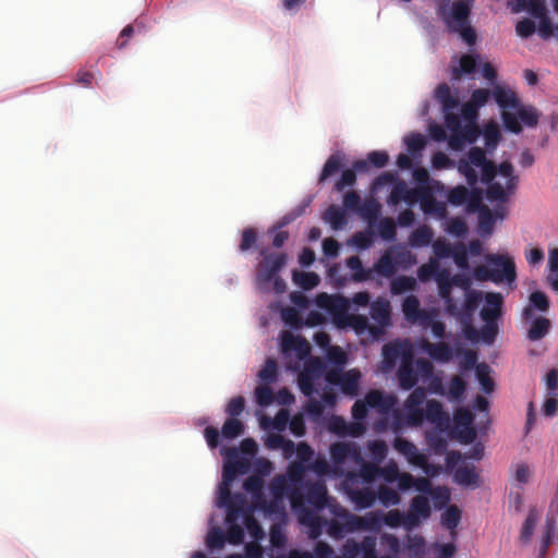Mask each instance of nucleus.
I'll list each match as a JSON object with an SVG mask.
<instances>
[{"label": "nucleus", "mask_w": 558, "mask_h": 558, "mask_svg": "<svg viewBox=\"0 0 558 558\" xmlns=\"http://www.w3.org/2000/svg\"><path fill=\"white\" fill-rule=\"evenodd\" d=\"M434 233L428 228L414 230L409 236V244L413 248L428 247L433 244Z\"/></svg>", "instance_id": "obj_59"}, {"label": "nucleus", "mask_w": 558, "mask_h": 558, "mask_svg": "<svg viewBox=\"0 0 558 558\" xmlns=\"http://www.w3.org/2000/svg\"><path fill=\"white\" fill-rule=\"evenodd\" d=\"M399 177L396 172H387L384 171L379 175H377L371 183L369 192L371 194H377L385 187L389 190V192L392 190V184L395 185L396 180H398Z\"/></svg>", "instance_id": "obj_62"}, {"label": "nucleus", "mask_w": 558, "mask_h": 558, "mask_svg": "<svg viewBox=\"0 0 558 558\" xmlns=\"http://www.w3.org/2000/svg\"><path fill=\"white\" fill-rule=\"evenodd\" d=\"M403 144L405 151L414 161V165H418L423 157V151L427 146V137L416 131L409 132L403 136Z\"/></svg>", "instance_id": "obj_39"}, {"label": "nucleus", "mask_w": 558, "mask_h": 558, "mask_svg": "<svg viewBox=\"0 0 558 558\" xmlns=\"http://www.w3.org/2000/svg\"><path fill=\"white\" fill-rule=\"evenodd\" d=\"M354 332L359 336L367 335L369 337V332H373V324L369 319V316L356 313L351 314L348 323Z\"/></svg>", "instance_id": "obj_61"}, {"label": "nucleus", "mask_w": 558, "mask_h": 558, "mask_svg": "<svg viewBox=\"0 0 558 558\" xmlns=\"http://www.w3.org/2000/svg\"><path fill=\"white\" fill-rule=\"evenodd\" d=\"M352 423L336 416L335 432L340 436H357L368 427L378 435H401L405 428V416L401 413L398 396L383 388L368 389L351 408Z\"/></svg>", "instance_id": "obj_2"}, {"label": "nucleus", "mask_w": 558, "mask_h": 558, "mask_svg": "<svg viewBox=\"0 0 558 558\" xmlns=\"http://www.w3.org/2000/svg\"><path fill=\"white\" fill-rule=\"evenodd\" d=\"M246 494L251 504L247 502L246 496L239 492L231 496L216 495L215 498V506L223 510V524L227 527L232 526L230 530L231 545L259 544L263 541L265 531L258 520L254 518L255 512L262 513L265 519L277 523H284L288 518L287 504H283V515L275 518L267 512V507L271 506L268 493L259 494L260 499L259 496L253 497V490Z\"/></svg>", "instance_id": "obj_4"}, {"label": "nucleus", "mask_w": 558, "mask_h": 558, "mask_svg": "<svg viewBox=\"0 0 558 558\" xmlns=\"http://www.w3.org/2000/svg\"><path fill=\"white\" fill-rule=\"evenodd\" d=\"M350 304L348 298L328 293L317 294L312 302L313 310L335 325L349 323L352 314Z\"/></svg>", "instance_id": "obj_18"}, {"label": "nucleus", "mask_w": 558, "mask_h": 558, "mask_svg": "<svg viewBox=\"0 0 558 558\" xmlns=\"http://www.w3.org/2000/svg\"><path fill=\"white\" fill-rule=\"evenodd\" d=\"M310 305L307 302L300 301V304L295 306V308L286 307L281 311V320L283 325L293 331H299L303 327L316 326L317 323L314 320L306 322L302 318V314L304 311L308 310Z\"/></svg>", "instance_id": "obj_35"}, {"label": "nucleus", "mask_w": 558, "mask_h": 558, "mask_svg": "<svg viewBox=\"0 0 558 558\" xmlns=\"http://www.w3.org/2000/svg\"><path fill=\"white\" fill-rule=\"evenodd\" d=\"M444 414L441 404L435 399H428L417 415V425L423 422L437 423Z\"/></svg>", "instance_id": "obj_54"}, {"label": "nucleus", "mask_w": 558, "mask_h": 558, "mask_svg": "<svg viewBox=\"0 0 558 558\" xmlns=\"http://www.w3.org/2000/svg\"><path fill=\"white\" fill-rule=\"evenodd\" d=\"M550 307L549 298L542 290L535 289L529 295L527 304L522 311L523 317H532L535 312L546 313Z\"/></svg>", "instance_id": "obj_43"}, {"label": "nucleus", "mask_w": 558, "mask_h": 558, "mask_svg": "<svg viewBox=\"0 0 558 558\" xmlns=\"http://www.w3.org/2000/svg\"><path fill=\"white\" fill-rule=\"evenodd\" d=\"M486 430L487 427L485 425L475 426L473 416L466 414L462 421V425L456 428L457 439L463 445L473 444L477 439V433L485 434Z\"/></svg>", "instance_id": "obj_40"}, {"label": "nucleus", "mask_w": 558, "mask_h": 558, "mask_svg": "<svg viewBox=\"0 0 558 558\" xmlns=\"http://www.w3.org/2000/svg\"><path fill=\"white\" fill-rule=\"evenodd\" d=\"M343 165L344 162L342 160L340 153L330 155L320 170V173L318 175V183L323 184L329 181L332 177L339 173L340 170H342Z\"/></svg>", "instance_id": "obj_50"}, {"label": "nucleus", "mask_w": 558, "mask_h": 558, "mask_svg": "<svg viewBox=\"0 0 558 558\" xmlns=\"http://www.w3.org/2000/svg\"><path fill=\"white\" fill-rule=\"evenodd\" d=\"M437 450L445 452V463L452 474V481L468 489H476L481 486L480 474L475 471L472 461H469L468 453L457 450H447L446 440L438 437L435 442Z\"/></svg>", "instance_id": "obj_15"}, {"label": "nucleus", "mask_w": 558, "mask_h": 558, "mask_svg": "<svg viewBox=\"0 0 558 558\" xmlns=\"http://www.w3.org/2000/svg\"><path fill=\"white\" fill-rule=\"evenodd\" d=\"M281 368L275 359L268 357L265 361L264 367L258 372V384L271 385L279 380Z\"/></svg>", "instance_id": "obj_52"}, {"label": "nucleus", "mask_w": 558, "mask_h": 558, "mask_svg": "<svg viewBox=\"0 0 558 558\" xmlns=\"http://www.w3.org/2000/svg\"><path fill=\"white\" fill-rule=\"evenodd\" d=\"M462 132L464 134L461 135V133H459V141H453V145L459 146L458 149H463V151L469 146L473 147L472 145L482 137L485 145L484 153L492 155L497 149L502 138L501 131L494 121L485 122L481 126H478V122L471 124L464 123V125H462Z\"/></svg>", "instance_id": "obj_16"}, {"label": "nucleus", "mask_w": 558, "mask_h": 558, "mask_svg": "<svg viewBox=\"0 0 558 558\" xmlns=\"http://www.w3.org/2000/svg\"><path fill=\"white\" fill-rule=\"evenodd\" d=\"M404 550L409 558H424L427 554V543L423 536L413 535L404 544Z\"/></svg>", "instance_id": "obj_58"}, {"label": "nucleus", "mask_w": 558, "mask_h": 558, "mask_svg": "<svg viewBox=\"0 0 558 558\" xmlns=\"http://www.w3.org/2000/svg\"><path fill=\"white\" fill-rule=\"evenodd\" d=\"M508 8L514 14L525 12L536 23L549 15L546 0H508Z\"/></svg>", "instance_id": "obj_32"}, {"label": "nucleus", "mask_w": 558, "mask_h": 558, "mask_svg": "<svg viewBox=\"0 0 558 558\" xmlns=\"http://www.w3.org/2000/svg\"><path fill=\"white\" fill-rule=\"evenodd\" d=\"M418 194V183L412 187L399 178L395 185L392 184V190L387 196V205L393 210H397L402 204L407 207H415L420 202Z\"/></svg>", "instance_id": "obj_27"}, {"label": "nucleus", "mask_w": 558, "mask_h": 558, "mask_svg": "<svg viewBox=\"0 0 558 558\" xmlns=\"http://www.w3.org/2000/svg\"><path fill=\"white\" fill-rule=\"evenodd\" d=\"M437 220L441 221L444 231L453 238L460 239L468 234V227L461 217L450 216L449 213Z\"/></svg>", "instance_id": "obj_45"}, {"label": "nucleus", "mask_w": 558, "mask_h": 558, "mask_svg": "<svg viewBox=\"0 0 558 558\" xmlns=\"http://www.w3.org/2000/svg\"><path fill=\"white\" fill-rule=\"evenodd\" d=\"M440 396H445L451 403H461L466 397V385L460 378H452L444 386Z\"/></svg>", "instance_id": "obj_49"}, {"label": "nucleus", "mask_w": 558, "mask_h": 558, "mask_svg": "<svg viewBox=\"0 0 558 558\" xmlns=\"http://www.w3.org/2000/svg\"><path fill=\"white\" fill-rule=\"evenodd\" d=\"M313 201V196H306L304 197L299 205L291 209L290 211L286 213L271 228L270 231H277L280 229H283L284 227L292 223L294 220H296L299 217L303 216L305 214L306 208L311 205Z\"/></svg>", "instance_id": "obj_48"}, {"label": "nucleus", "mask_w": 558, "mask_h": 558, "mask_svg": "<svg viewBox=\"0 0 558 558\" xmlns=\"http://www.w3.org/2000/svg\"><path fill=\"white\" fill-rule=\"evenodd\" d=\"M410 391V395L401 407V413L405 416L407 427L417 425V415L422 412L428 400V392L425 388L418 387Z\"/></svg>", "instance_id": "obj_28"}, {"label": "nucleus", "mask_w": 558, "mask_h": 558, "mask_svg": "<svg viewBox=\"0 0 558 558\" xmlns=\"http://www.w3.org/2000/svg\"><path fill=\"white\" fill-rule=\"evenodd\" d=\"M376 219L374 221V230L376 232V239L379 238L386 243H393L397 240L396 226L391 221L381 218L380 213L373 214Z\"/></svg>", "instance_id": "obj_47"}, {"label": "nucleus", "mask_w": 558, "mask_h": 558, "mask_svg": "<svg viewBox=\"0 0 558 558\" xmlns=\"http://www.w3.org/2000/svg\"><path fill=\"white\" fill-rule=\"evenodd\" d=\"M340 175L338 180L335 183V189L338 192H343L345 189H351L356 182V174L357 173H364L363 171H356L354 161L352 162L351 167H348L345 163L342 167V170H340Z\"/></svg>", "instance_id": "obj_57"}, {"label": "nucleus", "mask_w": 558, "mask_h": 558, "mask_svg": "<svg viewBox=\"0 0 558 558\" xmlns=\"http://www.w3.org/2000/svg\"><path fill=\"white\" fill-rule=\"evenodd\" d=\"M458 171L464 177L471 197L474 194H483L478 185L484 184V195L489 203L507 202L509 193L517 187L512 163L505 160L496 166L481 147H470L461 156Z\"/></svg>", "instance_id": "obj_5"}, {"label": "nucleus", "mask_w": 558, "mask_h": 558, "mask_svg": "<svg viewBox=\"0 0 558 558\" xmlns=\"http://www.w3.org/2000/svg\"><path fill=\"white\" fill-rule=\"evenodd\" d=\"M434 254L439 260H451L461 274L468 271L471 260L475 263L483 254V247L480 242L441 244L436 245Z\"/></svg>", "instance_id": "obj_17"}, {"label": "nucleus", "mask_w": 558, "mask_h": 558, "mask_svg": "<svg viewBox=\"0 0 558 558\" xmlns=\"http://www.w3.org/2000/svg\"><path fill=\"white\" fill-rule=\"evenodd\" d=\"M245 432L244 423L234 417H228L220 430L213 426H207L204 428V438L206 440L207 446L213 450L217 448H221V446H227L222 444V441H232L239 437H241Z\"/></svg>", "instance_id": "obj_23"}, {"label": "nucleus", "mask_w": 558, "mask_h": 558, "mask_svg": "<svg viewBox=\"0 0 558 558\" xmlns=\"http://www.w3.org/2000/svg\"><path fill=\"white\" fill-rule=\"evenodd\" d=\"M292 281L303 291L315 289L320 283V277L314 271H292Z\"/></svg>", "instance_id": "obj_55"}, {"label": "nucleus", "mask_w": 558, "mask_h": 558, "mask_svg": "<svg viewBox=\"0 0 558 558\" xmlns=\"http://www.w3.org/2000/svg\"><path fill=\"white\" fill-rule=\"evenodd\" d=\"M362 391V373L359 368H350L338 375L337 379H332L330 389L318 391L313 398H307L308 402L304 405V415L313 421H317L322 416V409L331 407L336 398L332 395L338 392L340 396L349 399H359Z\"/></svg>", "instance_id": "obj_10"}, {"label": "nucleus", "mask_w": 558, "mask_h": 558, "mask_svg": "<svg viewBox=\"0 0 558 558\" xmlns=\"http://www.w3.org/2000/svg\"><path fill=\"white\" fill-rule=\"evenodd\" d=\"M444 192H441V196L444 197L445 207L447 205H453L456 207L468 205V210L471 213L478 211L480 209V198L483 194H474L471 197L470 189L468 187V193L465 190H460L458 187H447L444 184Z\"/></svg>", "instance_id": "obj_29"}, {"label": "nucleus", "mask_w": 558, "mask_h": 558, "mask_svg": "<svg viewBox=\"0 0 558 558\" xmlns=\"http://www.w3.org/2000/svg\"><path fill=\"white\" fill-rule=\"evenodd\" d=\"M420 494L411 499L408 512L403 517L402 525L409 531L418 527L433 512V507L429 502V487L424 485L423 493Z\"/></svg>", "instance_id": "obj_24"}, {"label": "nucleus", "mask_w": 558, "mask_h": 558, "mask_svg": "<svg viewBox=\"0 0 558 558\" xmlns=\"http://www.w3.org/2000/svg\"><path fill=\"white\" fill-rule=\"evenodd\" d=\"M529 324L526 329V338L531 342H536L543 339L550 329V320L544 316L533 315L532 317H523Z\"/></svg>", "instance_id": "obj_44"}, {"label": "nucleus", "mask_w": 558, "mask_h": 558, "mask_svg": "<svg viewBox=\"0 0 558 558\" xmlns=\"http://www.w3.org/2000/svg\"><path fill=\"white\" fill-rule=\"evenodd\" d=\"M485 266L469 265L470 277L463 278L470 283V279L477 281H489L494 284L506 283L510 289L517 288V267L512 257L487 253L483 255Z\"/></svg>", "instance_id": "obj_12"}, {"label": "nucleus", "mask_w": 558, "mask_h": 558, "mask_svg": "<svg viewBox=\"0 0 558 558\" xmlns=\"http://www.w3.org/2000/svg\"><path fill=\"white\" fill-rule=\"evenodd\" d=\"M369 319L374 326L373 332H369L371 340H379L386 329L392 325L391 305L385 298H376L373 300L369 311Z\"/></svg>", "instance_id": "obj_25"}, {"label": "nucleus", "mask_w": 558, "mask_h": 558, "mask_svg": "<svg viewBox=\"0 0 558 558\" xmlns=\"http://www.w3.org/2000/svg\"><path fill=\"white\" fill-rule=\"evenodd\" d=\"M220 454L223 465L221 482L217 485L216 490V495L219 496H231L233 493L230 492V487L236 480L246 475L242 484V494L247 497L245 484L251 478H259L268 483L265 477H268L275 470L270 460L257 456V445L251 438H244L236 447L221 446Z\"/></svg>", "instance_id": "obj_6"}, {"label": "nucleus", "mask_w": 558, "mask_h": 558, "mask_svg": "<svg viewBox=\"0 0 558 558\" xmlns=\"http://www.w3.org/2000/svg\"><path fill=\"white\" fill-rule=\"evenodd\" d=\"M464 276L470 277V274L451 275L448 270L439 269L438 278H444L445 282L438 294L444 303L445 314L456 318L462 328H469L475 311L484 301V294L472 288L476 279H470L469 283L463 280Z\"/></svg>", "instance_id": "obj_7"}, {"label": "nucleus", "mask_w": 558, "mask_h": 558, "mask_svg": "<svg viewBox=\"0 0 558 558\" xmlns=\"http://www.w3.org/2000/svg\"><path fill=\"white\" fill-rule=\"evenodd\" d=\"M539 112L533 106L523 105L521 101L513 111L501 113V126L506 133L519 135L523 126L533 129L538 124Z\"/></svg>", "instance_id": "obj_21"}, {"label": "nucleus", "mask_w": 558, "mask_h": 558, "mask_svg": "<svg viewBox=\"0 0 558 558\" xmlns=\"http://www.w3.org/2000/svg\"><path fill=\"white\" fill-rule=\"evenodd\" d=\"M347 354L339 345L329 347L323 359L307 357L298 375V387L306 398H313L318 391L330 389L332 379L344 372Z\"/></svg>", "instance_id": "obj_8"}, {"label": "nucleus", "mask_w": 558, "mask_h": 558, "mask_svg": "<svg viewBox=\"0 0 558 558\" xmlns=\"http://www.w3.org/2000/svg\"><path fill=\"white\" fill-rule=\"evenodd\" d=\"M490 100H493L492 89L476 88L471 93L468 104L461 102L457 98V105L453 106V113L458 116L462 123H477L480 109L485 107Z\"/></svg>", "instance_id": "obj_22"}, {"label": "nucleus", "mask_w": 558, "mask_h": 558, "mask_svg": "<svg viewBox=\"0 0 558 558\" xmlns=\"http://www.w3.org/2000/svg\"><path fill=\"white\" fill-rule=\"evenodd\" d=\"M259 255L263 257L257 267L254 278L255 288L260 293L282 294L287 289L286 281L280 274L286 267L288 255L286 253L269 252L262 248Z\"/></svg>", "instance_id": "obj_13"}, {"label": "nucleus", "mask_w": 558, "mask_h": 558, "mask_svg": "<svg viewBox=\"0 0 558 558\" xmlns=\"http://www.w3.org/2000/svg\"><path fill=\"white\" fill-rule=\"evenodd\" d=\"M365 461L361 449L351 441L332 444L329 461L324 459L326 480L350 477L359 472Z\"/></svg>", "instance_id": "obj_14"}, {"label": "nucleus", "mask_w": 558, "mask_h": 558, "mask_svg": "<svg viewBox=\"0 0 558 558\" xmlns=\"http://www.w3.org/2000/svg\"><path fill=\"white\" fill-rule=\"evenodd\" d=\"M422 311L421 302L415 294H407L402 298L401 312L403 314V318L410 325H413V322H415V318H417Z\"/></svg>", "instance_id": "obj_53"}, {"label": "nucleus", "mask_w": 558, "mask_h": 558, "mask_svg": "<svg viewBox=\"0 0 558 558\" xmlns=\"http://www.w3.org/2000/svg\"><path fill=\"white\" fill-rule=\"evenodd\" d=\"M381 361H380V371L383 374L388 375L392 373L393 371H397L401 362H404L403 360V351L401 345L393 344L389 342L388 344H385L383 347V353H381Z\"/></svg>", "instance_id": "obj_36"}, {"label": "nucleus", "mask_w": 558, "mask_h": 558, "mask_svg": "<svg viewBox=\"0 0 558 558\" xmlns=\"http://www.w3.org/2000/svg\"><path fill=\"white\" fill-rule=\"evenodd\" d=\"M440 525L448 531H454L461 523L462 511L458 507H448L441 510Z\"/></svg>", "instance_id": "obj_60"}, {"label": "nucleus", "mask_w": 558, "mask_h": 558, "mask_svg": "<svg viewBox=\"0 0 558 558\" xmlns=\"http://www.w3.org/2000/svg\"><path fill=\"white\" fill-rule=\"evenodd\" d=\"M473 7L474 0H442L436 10L448 32L457 34L466 46H475L477 39L472 26Z\"/></svg>", "instance_id": "obj_11"}, {"label": "nucleus", "mask_w": 558, "mask_h": 558, "mask_svg": "<svg viewBox=\"0 0 558 558\" xmlns=\"http://www.w3.org/2000/svg\"><path fill=\"white\" fill-rule=\"evenodd\" d=\"M376 241V232H372V230H366L364 232L355 233L350 240L351 245L357 251H366L371 248Z\"/></svg>", "instance_id": "obj_64"}, {"label": "nucleus", "mask_w": 558, "mask_h": 558, "mask_svg": "<svg viewBox=\"0 0 558 558\" xmlns=\"http://www.w3.org/2000/svg\"><path fill=\"white\" fill-rule=\"evenodd\" d=\"M291 511L314 541L323 534L341 541L349 534L374 529L369 519L364 521L359 515L351 513L329 495L328 489L319 495H314L312 499H306Z\"/></svg>", "instance_id": "obj_3"}, {"label": "nucleus", "mask_w": 558, "mask_h": 558, "mask_svg": "<svg viewBox=\"0 0 558 558\" xmlns=\"http://www.w3.org/2000/svg\"><path fill=\"white\" fill-rule=\"evenodd\" d=\"M343 209L366 219L371 214H377V207L373 203L364 202L357 193L350 192L342 201Z\"/></svg>", "instance_id": "obj_38"}, {"label": "nucleus", "mask_w": 558, "mask_h": 558, "mask_svg": "<svg viewBox=\"0 0 558 558\" xmlns=\"http://www.w3.org/2000/svg\"><path fill=\"white\" fill-rule=\"evenodd\" d=\"M464 361L469 368L474 369V377L480 385V389L485 395L493 393L496 385L494 379L489 377V373L492 372L490 366L484 362L477 363L476 357L472 354L469 356L465 355Z\"/></svg>", "instance_id": "obj_34"}, {"label": "nucleus", "mask_w": 558, "mask_h": 558, "mask_svg": "<svg viewBox=\"0 0 558 558\" xmlns=\"http://www.w3.org/2000/svg\"><path fill=\"white\" fill-rule=\"evenodd\" d=\"M492 95L493 100L502 110V112L513 111L520 104V99L515 94L505 85L494 86Z\"/></svg>", "instance_id": "obj_41"}, {"label": "nucleus", "mask_w": 558, "mask_h": 558, "mask_svg": "<svg viewBox=\"0 0 558 558\" xmlns=\"http://www.w3.org/2000/svg\"><path fill=\"white\" fill-rule=\"evenodd\" d=\"M375 493L378 502L386 508L397 506L401 501V496L393 486L376 485Z\"/></svg>", "instance_id": "obj_56"}, {"label": "nucleus", "mask_w": 558, "mask_h": 558, "mask_svg": "<svg viewBox=\"0 0 558 558\" xmlns=\"http://www.w3.org/2000/svg\"><path fill=\"white\" fill-rule=\"evenodd\" d=\"M442 187L444 183L434 179L418 182L420 202L417 205L425 216L438 219L447 214V207H445L441 196Z\"/></svg>", "instance_id": "obj_20"}, {"label": "nucleus", "mask_w": 558, "mask_h": 558, "mask_svg": "<svg viewBox=\"0 0 558 558\" xmlns=\"http://www.w3.org/2000/svg\"><path fill=\"white\" fill-rule=\"evenodd\" d=\"M325 466L324 458L316 456L311 446L301 445L300 452L288 463L284 474L272 478L270 483L251 478L245 484V492L253 490L254 498L265 492L268 493L271 506L267 507V512L275 518L280 517L283 515V504H289L291 510H295L306 499L326 492Z\"/></svg>", "instance_id": "obj_1"}, {"label": "nucleus", "mask_w": 558, "mask_h": 558, "mask_svg": "<svg viewBox=\"0 0 558 558\" xmlns=\"http://www.w3.org/2000/svg\"><path fill=\"white\" fill-rule=\"evenodd\" d=\"M324 220L332 230L340 231L348 223V214L343 207L331 205L326 210Z\"/></svg>", "instance_id": "obj_51"}, {"label": "nucleus", "mask_w": 558, "mask_h": 558, "mask_svg": "<svg viewBox=\"0 0 558 558\" xmlns=\"http://www.w3.org/2000/svg\"><path fill=\"white\" fill-rule=\"evenodd\" d=\"M416 264L415 256L401 244L389 246L375 262V269H379L381 278H390L398 270H407Z\"/></svg>", "instance_id": "obj_19"}, {"label": "nucleus", "mask_w": 558, "mask_h": 558, "mask_svg": "<svg viewBox=\"0 0 558 558\" xmlns=\"http://www.w3.org/2000/svg\"><path fill=\"white\" fill-rule=\"evenodd\" d=\"M288 551L283 539L278 545L271 544L263 550L253 551L251 558H288Z\"/></svg>", "instance_id": "obj_63"}, {"label": "nucleus", "mask_w": 558, "mask_h": 558, "mask_svg": "<svg viewBox=\"0 0 558 558\" xmlns=\"http://www.w3.org/2000/svg\"><path fill=\"white\" fill-rule=\"evenodd\" d=\"M231 525L230 527L225 525V529L219 526L214 513L208 517V531L205 537V546L208 553L219 551L227 543L231 545Z\"/></svg>", "instance_id": "obj_31"}, {"label": "nucleus", "mask_w": 558, "mask_h": 558, "mask_svg": "<svg viewBox=\"0 0 558 558\" xmlns=\"http://www.w3.org/2000/svg\"><path fill=\"white\" fill-rule=\"evenodd\" d=\"M539 519L541 510L536 506H531L520 530V541L523 544L531 542Z\"/></svg>", "instance_id": "obj_46"}, {"label": "nucleus", "mask_w": 558, "mask_h": 558, "mask_svg": "<svg viewBox=\"0 0 558 558\" xmlns=\"http://www.w3.org/2000/svg\"><path fill=\"white\" fill-rule=\"evenodd\" d=\"M482 57L476 51L475 46H468V51L458 58L453 57V64L451 66V82H459L461 77L468 80H475L478 68L481 65Z\"/></svg>", "instance_id": "obj_26"}, {"label": "nucleus", "mask_w": 558, "mask_h": 558, "mask_svg": "<svg viewBox=\"0 0 558 558\" xmlns=\"http://www.w3.org/2000/svg\"><path fill=\"white\" fill-rule=\"evenodd\" d=\"M396 379L402 391L416 389L418 384L417 359L405 360L401 362L396 371Z\"/></svg>", "instance_id": "obj_33"}, {"label": "nucleus", "mask_w": 558, "mask_h": 558, "mask_svg": "<svg viewBox=\"0 0 558 558\" xmlns=\"http://www.w3.org/2000/svg\"><path fill=\"white\" fill-rule=\"evenodd\" d=\"M434 98L439 104L444 118L445 126L438 124L435 120L427 118V143H446L447 149L453 153H463L458 149L459 146L453 145V141H459L458 135L462 132L460 119L453 113V106L457 105V90L453 93L446 83H440L434 90Z\"/></svg>", "instance_id": "obj_9"}, {"label": "nucleus", "mask_w": 558, "mask_h": 558, "mask_svg": "<svg viewBox=\"0 0 558 558\" xmlns=\"http://www.w3.org/2000/svg\"><path fill=\"white\" fill-rule=\"evenodd\" d=\"M344 266L349 269V281L360 283L381 279L379 269H375V263L372 267H366L357 255L345 258Z\"/></svg>", "instance_id": "obj_30"}, {"label": "nucleus", "mask_w": 558, "mask_h": 558, "mask_svg": "<svg viewBox=\"0 0 558 558\" xmlns=\"http://www.w3.org/2000/svg\"><path fill=\"white\" fill-rule=\"evenodd\" d=\"M280 348H281L282 355L286 359L292 357V356H295V359H296V362L294 363L295 367L287 366V369H290V371L299 369L300 368V366H299V362L300 361H302L304 363V361L307 357H312L311 355H308L306 353L305 341L302 340L300 337L289 338L286 341L281 340Z\"/></svg>", "instance_id": "obj_37"}, {"label": "nucleus", "mask_w": 558, "mask_h": 558, "mask_svg": "<svg viewBox=\"0 0 558 558\" xmlns=\"http://www.w3.org/2000/svg\"><path fill=\"white\" fill-rule=\"evenodd\" d=\"M389 160L390 157L386 150H372L366 155V158L354 160V166L356 171L366 173L371 168H385Z\"/></svg>", "instance_id": "obj_42"}]
</instances>
